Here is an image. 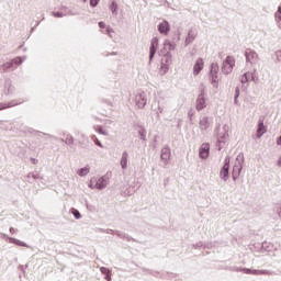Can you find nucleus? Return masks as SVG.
<instances>
[{
    "mask_svg": "<svg viewBox=\"0 0 281 281\" xmlns=\"http://www.w3.org/2000/svg\"><path fill=\"white\" fill-rule=\"evenodd\" d=\"M157 47H159V40L157 37H154L151 40V45L149 48V60H153V58H155V54H157Z\"/></svg>",
    "mask_w": 281,
    "mask_h": 281,
    "instance_id": "2",
    "label": "nucleus"
},
{
    "mask_svg": "<svg viewBox=\"0 0 281 281\" xmlns=\"http://www.w3.org/2000/svg\"><path fill=\"white\" fill-rule=\"evenodd\" d=\"M277 12H281V7H279L278 11Z\"/></svg>",
    "mask_w": 281,
    "mask_h": 281,
    "instance_id": "30",
    "label": "nucleus"
},
{
    "mask_svg": "<svg viewBox=\"0 0 281 281\" xmlns=\"http://www.w3.org/2000/svg\"><path fill=\"white\" fill-rule=\"evenodd\" d=\"M210 127V120L207 117H203L201 121H200V128L202 131H206V128Z\"/></svg>",
    "mask_w": 281,
    "mask_h": 281,
    "instance_id": "13",
    "label": "nucleus"
},
{
    "mask_svg": "<svg viewBox=\"0 0 281 281\" xmlns=\"http://www.w3.org/2000/svg\"><path fill=\"white\" fill-rule=\"evenodd\" d=\"M13 244L16 245L18 247H27V244H25L19 239H13Z\"/></svg>",
    "mask_w": 281,
    "mask_h": 281,
    "instance_id": "19",
    "label": "nucleus"
},
{
    "mask_svg": "<svg viewBox=\"0 0 281 281\" xmlns=\"http://www.w3.org/2000/svg\"><path fill=\"white\" fill-rule=\"evenodd\" d=\"M200 157L201 159H207L210 157V144L204 143L200 147Z\"/></svg>",
    "mask_w": 281,
    "mask_h": 281,
    "instance_id": "4",
    "label": "nucleus"
},
{
    "mask_svg": "<svg viewBox=\"0 0 281 281\" xmlns=\"http://www.w3.org/2000/svg\"><path fill=\"white\" fill-rule=\"evenodd\" d=\"M236 98H238V95H240V90H238V88L236 89Z\"/></svg>",
    "mask_w": 281,
    "mask_h": 281,
    "instance_id": "27",
    "label": "nucleus"
},
{
    "mask_svg": "<svg viewBox=\"0 0 281 281\" xmlns=\"http://www.w3.org/2000/svg\"><path fill=\"white\" fill-rule=\"evenodd\" d=\"M241 82H247V75H245V77H243Z\"/></svg>",
    "mask_w": 281,
    "mask_h": 281,
    "instance_id": "26",
    "label": "nucleus"
},
{
    "mask_svg": "<svg viewBox=\"0 0 281 281\" xmlns=\"http://www.w3.org/2000/svg\"><path fill=\"white\" fill-rule=\"evenodd\" d=\"M276 19H277V21L279 23V27L281 30V11L276 13Z\"/></svg>",
    "mask_w": 281,
    "mask_h": 281,
    "instance_id": "22",
    "label": "nucleus"
},
{
    "mask_svg": "<svg viewBox=\"0 0 281 281\" xmlns=\"http://www.w3.org/2000/svg\"><path fill=\"white\" fill-rule=\"evenodd\" d=\"M110 10H111L113 13L117 12V3L112 2L111 5H110Z\"/></svg>",
    "mask_w": 281,
    "mask_h": 281,
    "instance_id": "21",
    "label": "nucleus"
},
{
    "mask_svg": "<svg viewBox=\"0 0 281 281\" xmlns=\"http://www.w3.org/2000/svg\"><path fill=\"white\" fill-rule=\"evenodd\" d=\"M158 32L160 34H165V36H168V32H170V24L168 21H164L158 25Z\"/></svg>",
    "mask_w": 281,
    "mask_h": 281,
    "instance_id": "7",
    "label": "nucleus"
},
{
    "mask_svg": "<svg viewBox=\"0 0 281 281\" xmlns=\"http://www.w3.org/2000/svg\"><path fill=\"white\" fill-rule=\"evenodd\" d=\"M136 106L139 109H144L146 106V99L142 98V95H136Z\"/></svg>",
    "mask_w": 281,
    "mask_h": 281,
    "instance_id": "12",
    "label": "nucleus"
},
{
    "mask_svg": "<svg viewBox=\"0 0 281 281\" xmlns=\"http://www.w3.org/2000/svg\"><path fill=\"white\" fill-rule=\"evenodd\" d=\"M127 165H128V153H123L121 158V167L125 169Z\"/></svg>",
    "mask_w": 281,
    "mask_h": 281,
    "instance_id": "15",
    "label": "nucleus"
},
{
    "mask_svg": "<svg viewBox=\"0 0 281 281\" xmlns=\"http://www.w3.org/2000/svg\"><path fill=\"white\" fill-rule=\"evenodd\" d=\"M267 133V126H265V121H259L258 128H257V137L260 139V137Z\"/></svg>",
    "mask_w": 281,
    "mask_h": 281,
    "instance_id": "9",
    "label": "nucleus"
},
{
    "mask_svg": "<svg viewBox=\"0 0 281 281\" xmlns=\"http://www.w3.org/2000/svg\"><path fill=\"white\" fill-rule=\"evenodd\" d=\"M54 16L60 18V16H63V14H60V13H54Z\"/></svg>",
    "mask_w": 281,
    "mask_h": 281,
    "instance_id": "28",
    "label": "nucleus"
},
{
    "mask_svg": "<svg viewBox=\"0 0 281 281\" xmlns=\"http://www.w3.org/2000/svg\"><path fill=\"white\" fill-rule=\"evenodd\" d=\"M203 67H205V63L203 61V58L196 59L193 66L194 76H199V74H201V71L203 70Z\"/></svg>",
    "mask_w": 281,
    "mask_h": 281,
    "instance_id": "3",
    "label": "nucleus"
},
{
    "mask_svg": "<svg viewBox=\"0 0 281 281\" xmlns=\"http://www.w3.org/2000/svg\"><path fill=\"white\" fill-rule=\"evenodd\" d=\"M220 175H221L222 179L227 181V178L229 177V159L228 158L225 159V164H224Z\"/></svg>",
    "mask_w": 281,
    "mask_h": 281,
    "instance_id": "5",
    "label": "nucleus"
},
{
    "mask_svg": "<svg viewBox=\"0 0 281 281\" xmlns=\"http://www.w3.org/2000/svg\"><path fill=\"white\" fill-rule=\"evenodd\" d=\"M195 109L198 111H203V109H205V95L204 94H200L198 97Z\"/></svg>",
    "mask_w": 281,
    "mask_h": 281,
    "instance_id": "8",
    "label": "nucleus"
},
{
    "mask_svg": "<svg viewBox=\"0 0 281 281\" xmlns=\"http://www.w3.org/2000/svg\"><path fill=\"white\" fill-rule=\"evenodd\" d=\"M78 175L79 177H87V175H89V168H81L79 171H78Z\"/></svg>",
    "mask_w": 281,
    "mask_h": 281,
    "instance_id": "18",
    "label": "nucleus"
},
{
    "mask_svg": "<svg viewBox=\"0 0 281 281\" xmlns=\"http://www.w3.org/2000/svg\"><path fill=\"white\" fill-rule=\"evenodd\" d=\"M99 27L101 30H104V27H106V24H104V22H99Z\"/></svg>",
    "mask_w": 281,
    "mask_h": 281,
    "instance_id": "24",
    "label": "nucleus"
},
{
    "mask_svg": "<svg viewBox=\"0 0 281 281\" xmlns=\"http://www.w3.org/2000/svg\"><path fill=\"white\" fill-rule=\"evenodd\" d=\"M245 56L248 63H258V54L255 50L247 49Z\"/></svg>",
    "mask_w": 281,
    "mask_h": 281,
    "instance_id": "6",
    "label": "nucleus"
},
{
    "mask_svg": "<svg viewBox=\"0 0 281 281\" xmlns=\"http://www.w3.org/2000/svg\"><path fill=\"white\" fill-rule=\"evenodd\" d=\"M106 186V180L104 178H100L97 182V188L99 190H102V188H104Z\"/></svg>",
    "mask_w": 281,
    "mask_h": 281,
    "instance_id": "17",
    "label": "nucleus"
},
{
    "mask_svg": "<svg viewBox=\"0 0 281 281\" xmlns=\"http://www.w3.org/2000/svg\"><path fill=\"white\" fill-rule=\"evenodd\" d=\"M98 3H100V0H90V5L92 8H95V5H98Z\"/></svg>",
    "mask_w": 281,
    "mask_h": 281,
    "instance_id": "23",
    "label": "nucleus"
},
{
    "mask_svg": "<svg viewBox=\"0 0 281 281\" xmlns=\"http://www.w3.org/2000/svg\"><path fill=\"white\" fill-rule=\"evenodd\" d=\"M234 67H236V58L234 56H227L222 64V74L228 76V74L234 71Z\"/></svg>",
    "mask_w": 281,
    "mask_h": 281,
    "instance_id": "1",
    "label": "nucleus"
},
{
    "mask_svg": "<svg viewBox=\"0 0 281 281\" xmlns=\"http://www.w3.org/2000/svg\"><path fill=\"white\" fill-rule=\"evenodd\" d=\"M240 177V166H234L233 168V179H238Z\"/></svg>",
    "mask_w": 281,
    "mask_h": 281,
    "instance_id": "16",
    "label": "nucleus"
},
{
    "mask_svg": "<svg viewBox=\"0 0 281 281\" xmlns=\"http://www.w3.org/2000/svg\"><path fill=\"white\" fill-rule=\"evenodd\" d=\"M278 166L281 167V157H280L279 160H278Z\"/></svg>",
    "mask_w": 281,
    "mask_h": 281,
    "instance_id": "29",
    "label": "nucleus"
},
{
    "mask_svg": "<svg viewBox=\"0 0 281 281\" xmlns=\"http://www.w3.org/2000/svg\"><path fill=\"white\" fill-rule=\"evenodd\" d=\"M71 214H74L75 218H81L80 212L76 209H71Z\"/></svg>",
    "mask_w": 281,
    "mask_h": 281,
    "instance_id": "20",
    "label": "nucleus"
},
{
    "mask_svg": "<svg viewBox=\"0 0 281 281\" xmlns=\"http://www.w3.org/2000/svg\"><path fill=\"white\" fill-rule=\"evenodd\" d=\"M160 157L165 161H168V159H170V148H168V147L164 148L162 151H161Z\"/></svg>",
    "mask_w": 281,
    "mask_h": 281,
    "instance_id": "14",
    "label": "nucleus"
},
{
    "mask_svg": "<svg viewBox=\"0 0 281 281\" xmlns=\"http://www.w3.org/2000/svg\"><path fill=\"white\" fill-rule=\"evenodd\" d=\"M94 143L97 144V146H100V148H102V143L100 140H98V138L94 139Z\"/></svg>",
    "mask_w": 281,
    "mask_h": 281,
    "instance_id": "25",
    "label": "nucleus"
},
{
    "mask_svg": "<svg viewBox=\"0 0 281 281\" xmlns=\"http://www.w3.org/2000/svg\"><path fill=\"white\" fill-rule=\"evenodd\" d=\"M194 38H196V33L194 31H189L188 36L186 38L187 45H190V43H193Z\"/></svg>",
    "mask_w": 281,
    "mask_h": 281,
    "instance_id": "11",
    "label": "nucleus"
},
{
    "mask_svg": "<svg viewBox=\"0 0 281 281\" xmlns=\"http://www.w3.org/2000/svg\"><path fill=\"white\" fill-rule=\"evenodd\" d=\"M211 76L213 78V82H216V80H218V65L217 64L211 65Z\"/></svg>",
    "mask_w": 281,
    "mask_h": 281,
    "instance_id": "10",
    "label": "nucleus"
}]
</instances>
